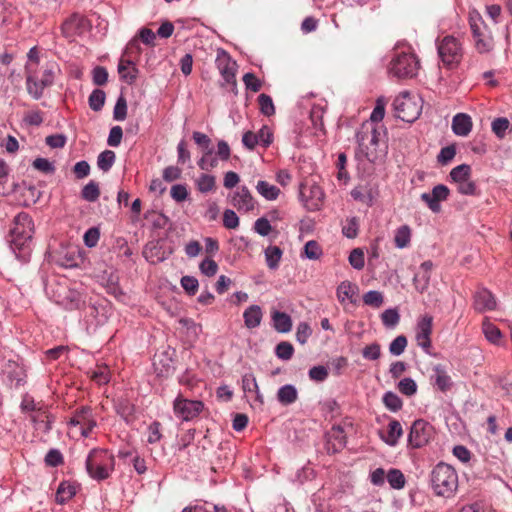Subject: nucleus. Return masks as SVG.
<instances>
[{"mask_svg":"<svg viewBox=\"0 0 512 512\" xmlns=\"http://www.w3.org/2000/svg\"><path fill=\"white\" fill-rule=\"evenodd\" d=\"M34 224L29 214L21 212L12 222L9 234V245L16 258L21 262H28L32 251V236Z\"/></svg>","mask_w":512,"mask_h":512,"instance_id":"f257e3e1","label":"nucleus"},{"mask_svg":"<svg viewBox=\"0 0 512 512\" xmlns=\"http://www.w3.org/2000/svg\"><path fill=\"white\" fill-rule=\"evenodd\" d=\"M430 485L437 496L450 498L458 489V474L451 465L440 462L430 473Z\"/></svg>","mask_w":512,"mask_h":512,"instance_id":"f03ea898","label":"nucleus"},{"mask_svg":"<svg viewBox=\"0 0 512 512\" xmlns=\"http://www.w3.org/2000/svg\"><path fill=\"white\" fill-rule=\"evenodd\" d=\"M54 68L52 64H47L39 69L32 65H26V90L34 100L42 98L44 90L53 85L55 80Z\"/></svg>","mask_w":512,"mask_h":512,"instance_id":"7ed1b4c3","label":"nucleus"},{"mask_svg":"<svg viewBox=\"0 0 512 512\" xmlns=\"http://www.w3.org/2000/svg\"><path fill=\"white\" fill-rule=\"evenodd\" d=\"M359 153L370 162L380 159L385 151L380 148V132L372 124H363L356 134Z\"/></svg>","mask_w":512,"mask_h":512,"instance_id":"20e7f679","label":"nucleus"},{"mask_svg":"<svg viewBox=\"0 0 512 512\" xmlns=\"http://www.w3.org/2000/svg\"><path fill=\"white\" fill-rule=\"evenodd\" d=\"M86 470L89 476L101 481L107 479L114 470V456L106 449H92L86 458Z\"/></svg>","mask_w":512,"mask_h":512,"instance_id":"39448f33","label":"nucleus"},{"mask_svg":"<svg viewBox=\"0 0 512 512\" xmlns=\"http://www.w3.org/2000/svg\"><path fill=\"white\" fill-rule=\"evenodd\" d=\"M420 62L412 52L396 51L388 65V73L397 79L413 78L418 74Z\"/></svg>","mask_w":512,"mask_h":512,"instance_id":"423d86ee","label":"nucleus"},{"mask_svg":"<svg viewBox=\"0 0 512 512\" xmlns=\"http://www.w3.org/2000/svg\"><path fill=\"white\" fill-rule=\"evenodd\" d=\"M469 26L475 41L476 50L481 54L490 52L494 46L493 36L481 14L476 9L469 11Z\"/></svg>","mask_w":512,"mask_h":512,"instance_id":"0eeeda50","label":"nucleus"},{"mask_svg":"<svg viewBox=\"0 0 512 512\" xmlns=\"http://www.w3.org/2000/svg\"><path fill=\"white\" fill-rule=\"evenodd\" d=\"M438 56L448 69L458 67L463 58V47L460 40L452 35L444 36L436 41Z\"/></svg>","mask_w":512,"mask_h":512,"instance_id":"6e6552de","label":"nucleus"},{"mask_svg":"<svg viewBox=\"0 0 512 512\" xmlns=\"http://www.w3.org/2000/svg\"><path fill=\"white\" fill-rule=\"evenodd\" d=\"M396 117L402 121L412 123L419 118L422 112V103L419 97L404 91L393 102Z\"/></svg>","mask_w":512,"mask_h":512,"instance_id":"1a4fd4ad","label":"nucleus"},{"mask_svg":"<svg viewBox=\"0 0 512 512\" xmlns=\"http://www.w3.org/2000/svg\"><path fill=\"white\" fill-rule=\"evenodd\" d=\"M70 432H76L81 437L87 438L97 426L93 410L89 406L77 408L67 422Z\"/></svg>","mask_w":512,"mask_h":512,"instance_id":"9d476101","label":"nucleus"},{"mask_svg":"<svg viewBox=\"0 0 512 512\" xmlns=\"http://www.w3.org/2000/svg\"><path fill=\"white\" fill-rule=\"evenodd\" d=\"M52 296L54 301L66 310H77L85 304L83 294L70 288L66 283H59Z\"/></svg>","mask_w":512,"mask_h":512,"instance_id":"9b49d317","label":"nucleus"},{"mask_svg":"<svg viewBox=\"0 0 512 512\" xmlns=\"http://www.w3.org/2000/svg\"><path fill=\"white\" fill-rule=\"evenodd\" d=\"M471 173L472 169L468 164L458 165L450 171V181L456 184L458 193L467 196L476 194L477 185L471 180Z\"/></svg>","mask_w":512,"mask_h":512,"instance_id":"f8f14e48","label":"nucleus"},{"mask_svg":"<svg viewBox=\"0 0 512 512\" xmlns=\"http://www.w3.org/2000/svg\"><path fill=\"white\" fill-rule=\"evenodd\" d=\"M204 409V403L200 400H190L179 394L173 401V412L181 421H192L197 418Z\"/></svg>","mask_w":512,"mask_h":512,"instance_id":"ddd939ff","label":"nucleus"},{"mask_svg":"<svg viewBox=\"0 0 512 512\" xmlns=\"http://www.w3.org/2000/svg\"><path fill=\"white\" fill-rule=\"evenodd\" d=\"M325 194L316 183H301L299 186V198L309 211H318L323 203Z\"/></svg>","mask_w":512,"mask_h":512,"instance_id":"4468645a","label":"nucleus"},{"mask_svg":"<svg viewBox=\"0 0 512 512\" xmlns=\"http://www.w3.org/2000/svg\"><path fill=\"white\" fill-rule=\"evenodd\" d=\"M434 433L433 427L425 420L414 421L408 435V443L413 448H420L426 445Z\"/></svg>","mask_w":512,"mask_h":512,"instance_id":"2eb2a0df","label":"nucleus"},{"mask_svg":"<svg viewBox=\"0 0 512 512\" xmlns=\"http://www.w3.org/2000/svg\"><path fill=\"white\" fill-rule=\"evenodd\" d=\"M216 67L219 70L224 83L222 85H232L236 87L237 64L230 55L223 49H219L216 57Z\"/></svg>","mask_w":512,"mask_h":512,"instance_id":"dca6fc26","label":"nucleus"},{"mask_svg":"<svg viewBox=\"0 0 512 512\" xmlns=\"http://www.w3.org/2000/svg\"><path fill=\"white\" fill-rule=\"evenodd\" d=\"M450 190L444 184H438L433 187L429 193L421 194V200L426 203L429 209L434 213L441 211V202L446 201L449 197Z\"/></svg>","mask_w":512,"mask_h":512,"instance_id":"f3484780","label":"nucleus"},{"mask_svg":"<svg viewBox=\"0 0 512 512\" xmlns=\"http://www.w3.org/2000/svg\"><path fill=\"white\" fill-rule=\"evenodd\" d=\"M231 205L239 212H250L256 207V200L252 196L250 190L246 186L239 187L233 192L230 199Z\"/></svg>","mask_w":512,"mask_h":512,"instance_id":"a211bd4d","label":"nucleus"},{"mask_svg":"<svg viewBox=\"0 0 512 512\" xmlns=\"http://www.w3.org/2000/svg\"><path fill=\"white\" fill-rule=\"evenodd\" d=\"M89 27L88 19L78 13L72 14L63 24L62 33L66 38L72 39L83 34Z\"/></svg>","mask_w":512,"mask_h":512,"instance_id":"6ab92c4d","label":"nucleus"},{"mask_svg":"<svg viewBox=\"0 0 512 512\" xmlns=\"http://www.w3.org/2000/svg\"><path fill=\"white\" fill-rule=\"evenodd\" d=\"M473 298L474 309L480 313L492 311L497 306L494 295L486 288L478 289Z\"/></svg>","mask_w":512,"mask_h":512,"instance_id":"aec40b11","label":"nucleus"},{"mask_svg":"<svg viewBox=\"0 0 512 512\" xmlns=\"http://www.w3.org/2000/svg\"><path fill=\"white\" fill-rule=\"evenodd\" d=\"M431 333H432V317H422L416 326V341L418 345L424 350H428L431 346Z\"/></svg>","mask_w":512,"mask_h":512,"instance_id":"412c9836","label":"nucleus"},{"mask_svg":"<svg viewBox=\"0 0 512 512\" xmlns=\"http://www.w3.org/2000/svg\"><path fill=\"white\" fill-rule=\"evenodd\" d=\"M433 262L430 260L424 261L413 277V284L419 293L426 291L430 284L431 271L433 269Z\"/></svg>","mask_w":512,"mask_h":512,"instance_id":"4be33fe9","label":"nucleus"},{"mask_svg":"<svg viewBox=\"0 0 512 512\" xmlns=\"http://www.w3.org/2000/svg\"><path fill=\"white\" fill-rule=\"evenodd\" d=\"M326 438V449L328 453L339 452L346 445V435L344 429L340 426H333L327 433Z\"/></svg>","mask_w":512,"mask_h":512,"instance_id":"5701e85b","label":"nucleus"},{"mask_svg":"<svg viewBox=\"0 0 512 512\" xmlns=\"http://www.w3.org/2000/svg\"><path fill=\"white\" fill-rule=\"evenodd\" d=\"M432 384L437 387L441 392H447L453 386V381L447 373L445 367L441 364L433 367V374L431 375Z\"/></svg>","mask_w":512,"mask_h":512,"instance_id":"b1692460","label":"nucleus"},{"mask_svg":"<svg viewBox=\"0 0 512 512\" xmlns=\"http://www.w3.org/2000/svg\"><path fill=\"white\" fill-rule=\"evenodd\" d=\"M359 288L356 284L350 281H342L336 290L337 299L341 304H344L346 301L350 303H356L358 296Z\"/></svg>","mask_w":512,"mask_h":512,"instance_id":"393cba45","label":"nucleus"},{"mask_svg":"<svg viewBox=\"0 0 512 512\" xmlns=\"http://www.w3.org/2000/svg\"><path fill=\"white\" fill-rule=\"evenodd\" d=\"M472 119L468 114L458 113L452 119V131L455 135L466 137L472 130Z\"/></svg>","mask_w":512,"mask_h":512,"instance_id":"a878e982","label":"nucleus"},{"mask_svg":"<svg viewBox=\"0 0 512 512\" xmlns=\"http://www.w3.org/2000/svg\"><path fill=\"white\" fill-rule=\"evenodd\" d=\"M118 73L121 80L131 85L136 81L139 70L131 60L121 58L118 64Z\"/></svg>","mask_w":512,"mask_h":512,"instance_id":"bb28decb","label":"nucleus"},{"mask_svg":"<svg viewBox=\"0 0 512 512\" xmlns=\"http://www.w3.org/2000/svg\"><path fill=\"white\" fill-rule=\"evenodd\" d=\"M273 328L279 333H288L292 329V319L285 313L275 310L271 313Z\"/></svg>","mask_w":512,"mask_h":512,"instance_id":"cd10ccee","label":"nucleus"},{"mask_svg":"<svg viewBox=\"0 0 512 512\" xmlns=\"http://www.w3.org/2000/svg\"><path fill=\"white\" fill-rule=\"evenodd\" d=\"M263 317L259 305H250L243 313L244 324L248 329H254L261 324Z\"/></svg>","mask_w":512,"mask_h":512,"instance_id":"c85d7f7f","label":"nucleus"},{"mask_svg":"<svg viewBox=\"0 0 512 512\" xmlns=\"http://www.w3.org/2000/svg\"><path fill=\"white\" fill-rule=\"evenodd\" d=\"M403 435V429L398 420H391L388 424V430L386 435H382V440L389 446H396L399 439Z\"/></svg>","mask_w":512,"mask_h":512,"instance_id":"c756f323","label":"nucleus"},{"mask_svg":"<svg viewBox=\"0 0 512 512\" xmlns=\"http://www.w3.org/2000/svg\"><path fill=\"white\" fill-rule=\"evenodd\" d=\"M87 321L91 325L100 326L107 322V310L103 306L90 305L86 314Z\"/></svg>","mask_w":512,"mask_h":512,"instance_id":"7c9ffc66","label":"nucleus"},{"mask_svg":"<svg viewBox=\"0 0 512 512\" xmlns=\"http://www.w3.org/2000/svg\"><path fill=\"white\" fill-rule=\"evenodd\" d=\"M298 398V391L292 384L281 386L277 392V400L280 404L288 406L293 404Z\"/></svg>","mask_w":512,"mask_h":512,"instance_id":"2f4dec72","label":"nucleus"},{"mask_svg":"<svg viewBox=\"0 0 512 512\" xmlns=\"http://www.w3.org/2000/svg\"><path fill=\"white\" fill-rule=\"evenodd\" d=\"M257 192L266 200L274 201L280 194V189L267 181L260 180L256 184Z\"/></svg>","mask_w":512,"mask_h":512,"instance_id":"473e14b6","label":"nucleus"},{"mask_svg":"<svg viewBox=\"0 0 512 512\" xmlns=\"http://www.w3.org/2000/svg\"><path fill=\"white\" fill-rule=\"evenodd\" d=\"M77 487L70 482H62L56 492V501L59 504H64L69 501L76 494Z\"/></svg>","mask_w":512,"mask_h":512,"instance_id":"72a5a7b5","label":"nucleus"},{"mask_svg":"<svg viewBox=\"0 0 512 512\" xmlns=\"http://www.w3.org/2000/svg\"><path fill=\"white\" fill-rule=\"evenodd\" d=\"M482 331L485 335V338L494 345H500L502 339V333L500 329L495 326L493 323L485 320L482 324Z\"/></svg>","mask_w":512,"mask_h":512,"instance_id":"f704fd0d","label":"nucleus"},{"mask_svg":"<svg viewBox=\"0 0 512 512\" xmlns=\"http://www.w3.org/2000/svg\"><path fill=\"white\" fill-rule=\"evenodd\" d=\"M242 388L245 393H255L256 399L263 403V397L259 392V387L253 373H246L242 377Z\"/></svg>","mask_w":512,"mask_h":512,"instance_id":"c9c22d12","label":"nucleus"},{"mask_svg":"<svg viewBox=\"0 0 512 512\" xmlns=\"http://www.w3.org/2000/svg\"><path fill=\"white\" fill-rule=\"evenodd\" d=\"M387 482L392 489L401 490L406 485V479L401 470L391 468L386 475Z\"/></svg>","mask_w":512,"mask_h":512,"instance_id":"e433bc0d","label":"nucleus"},{"mask_svg":"<svg viewBox=\"0 0 512 512\" xmlns=\"http://www.w3.org/2000/svg\"><path fill=\"white\" fill-rule=\"evenodd\" d=\"M411 241V229L408 225L400 226L394 236L395 246L399 249H403L409 245Z\"/></svg>","mask_w":512,"mask_h":512,"instance_id":"4c0bfd02","label":"nucleus"},{"mask_svg":"<svg viewBox=\"0 0 512 512\" xmlns=\"http://www.w3.org/2000/svg\"><path fill=\"white\" fill-rule=\"evenodd\" d=\"M116 412L126 422H130L134 414V405L126 399H119L116 402Z\"/></svg>","mask_w":512,"mask_h":512,"instance_id":"58836bf2","label":"nucleus"},{"mask_svg":"<svg viewBox=\"0 0 512 512\" xmlns=\"http://www.w3.org/2000/svg\"><path fill=\"white\" fill-rule=\"evenodd\" d=\"M382 401L384 406L391 412H397L403 406L401 398L392 391L384 393Z\"/></svg>","mask_w":512,"mask_h":512,"instance_id":"ea45409f","label":"nucleus"},{"mask_svg":"<svg viewBox=\"0 0 512 512\" xmlns=\"http://www.w3.org/2000/svg\"><path fill=\"white\" fill-rule=\"evenodd\" d=\"M100 196V189L97 182L91 180L81 190V197L88 202H95Z\"/></svg>","mask_w":512,"mask_h":512,"instance_id":"a19ab883","label":"nucleus"},{"mask_svg":"<svg viewBox=\"0 0 512 512\" xmlns=\"http://www.w3.org/2000/svg\"><path fill=\"white\" fill-rule=\"evenodd\" d=\"M116 159V155L112 150H105L101 152L97 158L98 168L104 172L111 169Z\"/></svg>","mask_w":512,"mask_h":512,"instance_id":"79ce46f5","label":"nucleus"},{"mask_svg":"<svg viewBox=\"0 0 512 512\" xmlns=\"http://www.w3.org/2000/svg\"><path fill=\"white\" fill-rule=\"evenodd\" d=\"M282 257V250L277 246H269L265 250L267 266L270 269H276Z\"/></svg>","mask_w":512,"mask_h":512,"instance_id":"37998d69","label":"nucleus"},{"mask_svg":"<svg viewBox=\"0 0 512 512\" xmlns=\"http://www.w3.org/2000/svg\"><path fill=\"white\" fill-rule=\"evenodd\" d=\"M119 456L121 458L131 457V463L135 469V471L142 475L147 471L146 461L143 457L138 454H133L132 452H119Z\"/></svg>","mask_w":512,"mask_h":512,"instance_id":"c03bdc74","label":"nucleus"},{"mask_svg":"<svg viewBox=\"0 0 512 512\" xmlns=\"http://www.w3.org/2000/svg\"><path fill=\"white\" fill-rule=\"evenodd\" d=\"M196 185L201 193H208L214 190L216 178L210 174H201L196 181Z\"/></svg>","mask_w":512,"mask_h":512,"instance_id":"a18cd8bd","label":"nucleus"},{"mask_svg":"<svg viewBox=\"0 0 512 512\" xmlns=\"http://www.w3.org/2000/svg\"><path fill=\"white\" fill-rule=\"evenodd\" d=\"M417 384L415 380L410 377H405L401 379L397 384V389L399 392L405 396H413L417 393Z\"/></svg>","mask_w":512,"mask_h":512,"instance_id":"49530a36","label":"nucleus"},{"mask_svg":"<svg viewBox=\"0 0 512 512\" xmlns=\"http://www.w3.org/2000/svg\"><path fill=\"white\" fill-rule=\"evenodd\" d=\"M358 231L359 219L355 216L348 218L342 227V234L348 239L356 238L358 236Z\"/></svg>","mask_w":512,"mask_h":512,"instance_id":"de8ad7c7","label":"nucleus"},{"mask_svg":"<svg viewBox=\"0 0 512 512\" xmlns=\"http://www.w3.org/2000/svg\"><path fill=\"white\" fill-rule=\"evenodd\" d=\"M106 95L103 90L95 89L89 96V106L93 111H100L105 103Z\"/></svg>","mask_w":512,"mask_h":512,"instance_id":"09e8293b","label":"nucleus"},{"mask_svg":"<svg viewBox=\"0 0 512 512\" xmlns=\"http://www.w3.org/2000/svg\"><path fill=\"white\" fill-rule=\"evenodd\" d=\"M258 104L260 111L265 116H272L275 114V107L272 98L267 94H260L258 96Z\"/></svg>","mask_w":512,"mask_h":512,"instance_id":"8fccbe9b","label":"nucleus"},{"mask_svg":"<svg viewBox=\"0 0 512 512\" xmlns=\"http://www.w3.org/2000/svg\"><path fill=\"white\" fill-rule=\"evenodd\" d=\"M381 320L385 327L394 328L399 323L400 320L398 310L394 308L386 309L381 314Z\"/></svg>","mask_w":512,"mask_h":512,"instance_id":"3c124183","label":"nucleus"},{"mask_svg":"<svg viewBox=\"0 0 512 512\" xmlns=\"http://www.w3.org/2000/svg\"><path fill=\"white\" fill-rule=\"evenodd\" d=\"M294 353V347L290 342L282 341L277 344L275 348L276 356L284 361H288L292 358Z\"/></svg>","mask_w":512,"mask_h":512,"instance_id":"603ef678","label":"nucleus"},{"mask_svg":"<svg viewBox=\"0 0 512 512\" xmlns=\"http://www.w3.org/2000/svg\"><path fill=\"white\" fill-rule=\"evenodd\" d=\"M32 421L36 429H39L45 433L49 432L52 428L53 419H51V417L45 413L33 416Z\"/></svg>","mask_w":512,"mask_h":512,"instance_id":"864d4df0","label":"nucleus"},{"mask_svg":"<svg viewBox=\"0 0 512 512\" xmlns=\"http://www.w3.org/2000/svg\"><path fill=\"white\" fill-rule=\"evenodd\" d=\"M407 347V338L404 335L397 336L389 345V352L393 356H400Z\"/></svg>","mask_w":512,"mask_h":512,"instance_id":"5fc2aeb1","label":"nucleus"},{"mask_svg":"<svg viewBox=\"0 0 512 512\" xmlns=\"http://www.w3.org/2000/svg\"><path fill=\"white\" fill-rule=\"evenodd\" d=\"M91 378L98 384H106L110 380V372L107 366H98L90 372Z\"/></svg>","mask_w":512,"mask_h":512,"instance_id":"6e6d98bb","label":"nucleus"},{"mask_svg":"<svg viewBox=\"0 0 512 512\" xmlns=\"http://www.w3.org/2000/svg\"><path fill=\"white\" fill-rule=\"evenodd\" d=\"M213 150L203 151V156L198 160V166L202 170H209L218 165L216 157L212 156Z\"/></svg>","mask_w":512,"mask_h":512,"instance_id":"4d7b16f0","label":"nucleus"},{"mask_svg":"<svg viewBox=\"0 0 512 512\" xmlns=\"http://www.w3.org/2000/svg\"><path fill=\"white\" fill-rule=\"evenodd\" d=\"M509 121L507 118L500 117L493 120L491 128L493 133L500 139L504 138L506 130L509 128Z\"/></svg>","mask_w":512,"mask_h":512,"instance_id":"13d9d810","label":"nucleus"},{"mask_svg":"<svg viewBox=\"0 0 512 512\" xmlns=\"http://www.w3.org/2000/svg\"><path fill=\"white\" fill-rule=\"evenodd\" d=\"M363 302L372 307H380L383 304V295L376 290H370L363 295Z\"/></svg>","mask_w":512,"mask_h":512,"instance_id":"bf43d9fd","label":"nucleus"},{"mask_svg":"<svg viewBox=\"0 0 512 512\" xmlns=\"http://www.w3.org/2000/svg\"><path fill=\"white\" fill-rule=\"evenodd\" d=\"M362 356L366 360H378L381 356V346L376 342L366 345L362 350Z\"/></svg>","mask_w":512,"mask_h":512,"instance_id":"052dcab7","label":"nucleus"},{"mask_svg":"<svg viewBox=\"0 0 512 512\" xmlns=\"http://www.w3.org/2000/svg\"><path fill=\"white\" fill-rule=\"evenodd\" d=\"M33 168L43 172L45 174H53L55 172V166L53 162L46 158L38 157L32 163Z\"/></svg>","mask_w":512,"mask_h":512,"instance_id":"680f3d73","label":"nucleus"},{"mask_svg":"<svg viewBox=\"0 0 512 512\" xmlns=\"http://www.w3.org/2000/svg\"><path fill=\"white\" fill-rule=\"evenodd\" d=\"M304 253L308 259L317 260L322 255V249L316 241L310 240L304 246Z\"/></svg>","mask_w":512,"mask_h":512,"instance_id":"e2e57ef3","label":"nucleus"},{"mask_svg":"<svg viewBox=\"0 0 512 512\" xmlns=\"http://www.w3.org/2000/svg\"><path fill=\"white\" fill-rule=\"evenodd\" d=\"M316 474L314 469L310 465H306L296 472L294 481L299 484H303L306 481L313 480Z\"/></svg>","mask_w":512,"mask_h":512,"instance_id":"0e129e2a","label":"nucleus"},{"mask_svg":"<svg viewBox=\"0 0 512 512\" xmlns=\"http://www.w3.org/2000/svg\"><path fill=\"white\" fill-rule=\"evenodd\" d=\"M350 265L357 270H361L365 265L364 253L361 249H353L349 255Z\"/></svg>","mask_w":512,"mask_h":512,"instance_id":"69168bd1","label":"nucleus"},{"mask_svg":"<svg viewBox=\"0 0 512 512\" xmlns=\"http://www.w3.org/2000/svg\"><path fill=\"white\" fill-rule=\"evenodd\" d=\"M182 288L187 292L188 295H195L198 287L199 282L198 280L193 276H183L180 280Z\"/></svg>","mask_w":512,"mask_h":512,"instance_id":"338daca9","label":"nucleus"},{"mask_svg":"<svg viewBox=\"0 0 512 512\" xmlns=\"http://www.w3.org/2000/svg\"><path fill=\"white\" fill-rule=\"evenodd\" d=\"M199 269L205 276L212 277L217 273L218 265L213 259L207 257L199 264Z\"/></svg>","mask_w":512,"mask_h":512,"instance_id":"774afa93","label":"nucleus"}]
</instances>
